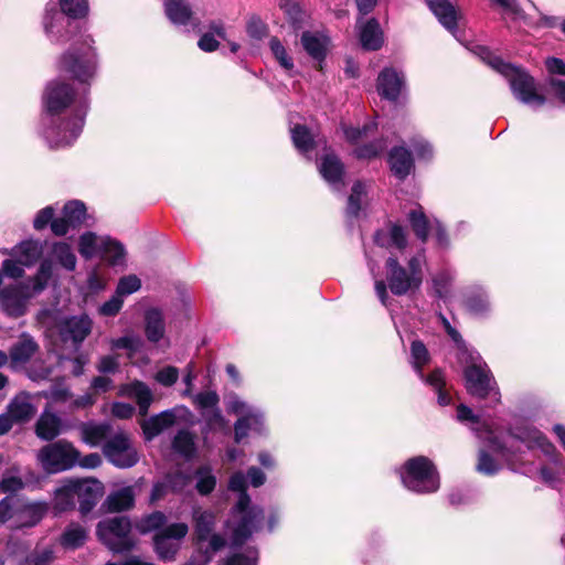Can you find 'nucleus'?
Returning a JSON list of instances; mask_svg holds the SVG:
<instances>
[{"label": "nucleus", "instance_id": "1", "mask_svg": "<svg viewBox=\"0 0 565 565\" xmlns=\"http://www.w3.org/2000/svg\"><path fill=\"white\" fill-rule=\"evenodd\" d=\"M42 134L51 148L72 145L81 135L88 111V88L75 90L62 81H52L43 94Z\"/></svg>", "mask_w": 565, "mask_h": 565}, {"label": "nucleus", "instance_id": "2", "mask_svg": "<svg viewBox=\"0 0 565 565\" xmlns=\"http://www.w3.org/2000/svg\"><path fill=\"white\" fill-rule=\"evenodd\" d=\"M228 489L238 492V500L232 510L231 519L226 526L231 529L232 545H241L257 531L264 519V511L259 507H250V498L246 493V478L238 471L232 475Z\"/></svg>", "mask_w": 565, "mask_h": 565}, {"label": "nucleus", "instance_id": "3", "mask_svg": "<svg viewBox=\"0 0 565 565\" xmlns=\"http://www.w3.org/2000/svg\"><path fill=\"white\" fill-rule=\"evenodd\" d=\"M423 264V255L411 257L406 267L401 265L396 257L390 256L385 263L386 282L384 280H375V292L380 301L384 306L387 305V287L395 296H404L418 290L424 279Z\"/></svg>", "mask_w": 565, "mask_h": 565}, {"label": "nucleus", "instance_id": "4", "mask_svg": "<svg viewBox=\"0 0 565 565\" xmlns=\"http://www.w3.org/2000/svg\"><path fill=\"white\" fill-rule=\"evenodd\" d=\"M473 52L491 68L507 78L516 99L535 109L545 104V97L536 92L534 78L523 68L503 62L486 46L478 45Z\"/></svg>", "mask_w": 565, "mask_h": 565}, {"label": "nucleus", "instance_id": "5", "mask_svg": "<svg viewBox=\"0 0 565 565\" xmlns=\"http://www.w3.org/2000/svg\"><path fill=\"white\" fill-rule=\"evenodd\" d=\"M61 11L46 9L43 24L47 38L54 43H65L77 28L72 19L84 18L88 12L87 0H58Z\"/></svg>", "mask_w": 565, "mask_h": 565}, {"label": "nucleus", "instance_id": "6", "mask_svg": "<svg viewBox=\"0 0 565 565\" xmlns=\"http://www.w3.org/2000/svg\"><path fill=\"white\" fill-rule=\"evenodd\" d=\"M90 36H81L58 62L61 72L70 74L81 84H88L96 72V53Z\"/></svg>", "mask_w": 565, "mask_h": 565}, {"label": "nucleus", "instance_id": "7", "mask_svg": "<svg viewBox=\"0 0 565 565\" xmlns=\"http://www.w3.org/2000/svg\"><path fill=\"white\" fill-rule=\"evenodd\" d=\"M405 488L417 493H431L439 489V476L434 463L424 456L408 459L398 471Z\"/></svg>", "mask_w": 565, "mask_h": 565}, {"label": "nucleus", "instance_id": "8", "mask_svg": "<svg viewBox=\"0 0 565 565\" xmlns=\"http://www.w3.org/2000/svg\"><path fill=\"white\" fill-rule=\"evenodd\" d=\"M39 296L25 281H14L2 286L0 271V311L9 319H19L29 312L31 300Z\"/></svg>", "mask_w": 565, "mask_h": 565}, {"label": "nucleus", "instance_id": "9", "mask_svg": "<svg viewBox=\"0 0 565 565\" xmlns=\"http://www.w3.org/2000/svg\"><path fill=\"white\" fill-rule=\"evenodd\" d=\"M226 411L238 416L234 424V439L236 443H241L247 437L249 430L257 434L265 431V419L262 409L247 404L237 395L233 394L226 398Z\"/></svg>", "mask_w": 565, "mask_h": 565}, {"label": "nucleus", "instance_id": "10", "mask_svg": "<svg viewBox=\"0 0 565 565\" xmlns=\"http://www.w3.org/2000/svg\"><path fill=\"white\" fill-rule=\"evenodd\" d=\"M79 450L65 439L51 443L38 452V460L47 473H58L76 466Z\"/></svg>", "mask_w": 565, "mask_h": 565}, {"label": "nucleus", "instance_id": "11", "mask_svg": "<svg viewBox=\"0 0 565 565\" xmlns=\"http://www.w3.org/2000/svg\"><path fill=\"white\" fill-rule=\"evenodd\" d=\"M131 523L126 516L103 520L97 525L98 539L113 552L124 553L134 548L136 541L130 535Z\"/></svg>", "mask_w": 565, "mask_h": 565}, {"label": "nucleus", "instance_id": "12", "mask_svg": "<svg viewBox=\"0 0 565 565\" xmlns=\"http://www.w3.org/2000/svg\"><path fill=\"white\" fill-rule=\"evenodd\" d=\"M467 391L479 398H486L492 392L499 396V391L488 364L478 354L471 356V363L463 371ZM499 401V397L495 398Z\"/></svg>", "mask_w": 565, "mask_h": 565}, {"label": "nucleus", "instance_id": "13", "mask_svg": "<svg viewBox=\"0 0 565 565\" xmlns=\"http://www.w3.org/2000/svg\"><path fill=\"white\" fill-rule=\"evenodd\" d=\"M188 532L189 526L183 522L172 523L158 531L153 536V546L158 557L164 562L173 561Z\"/></svg>", "mask_w": 565, "mask_h": 565}, {"label": "nucleus", "instance_id": "14", "mask_svg": "<svg viewBox=\"0 0 565 565\" xmlns=\"http://www.w3.org/2000/svg\"><path fill=\"white\" fill-rule=\"evenodd\" d=\"M103 454L109 462L118 468H130L138 460V452L127 434L119 431L114 434L103 446Z\"/></svg>", "mask_w": 565, "mask_h": 565}, {"label": "nucleus", "instance_id": "15", "mask_svg": "<svg viewBox=\"0 0 565 565\" xmlns=\"http://www.w3.org/2000/svg\"><path fill=\"white\" fill-rule=\"evenodd\" d=\"M190 411L184 407H174L172 409L163 411L157 415L142 420L141 428L147 440H151L167 429L178 425L180 422H185L190 416Z\"/></svg>", "mask_w": 565, "mask_h": 565}, {"label": "nucleus", "instance_id": "16", "mask_svg": "<svg viewBox=\"0 0 565 565\" xmlns=\"http://www.w3.org/2000/svg\"><path fill=\"white\" fill-rule=\"evenodd\" d=\"M57 328L61 341L77 350L92 332L93 321L87 315L73 316L62 319Z\"/></svg>", "mask_w": 565, "mask_h": 565}, {"label": "nucleus", "instance_id": "17", "mask_svg": "<svg viewBox=\"0 0 565 565\" xmlns=\"http://www.w3.org/2000/svg\"><path fill=\"white\" fill-rule=\"evenodd\" d=\"M71 480L81 513H89L104 494L103 483L95 478Z\"/></svg>", "mask_w": 565, "mask_h": 565}, {"label": "nucleus", "instance_id": "18", "mask_svg": "<svg viewBox=\"0 0 565 565\" xmlns=\"http://www.w3.org/2000/svg\"><path fill=\"white\" fill-rule=\"evenodd\" d=\"M511 437L524 444L527 449H540L544 455L554 457L555 465L562 466L555 446L539 429L534 427L519 428L516 433H511Z\"/></svg>", "mask_w": 565, "mask_h": 565}, {"label": "nucleus", "instance_id": "19", "mask_svg": "<svg viewBox=\"0 0 565 565\" xmlns=\"http://www.w3.org/2000/svg\"><path fill=\"white\" fill-rule=\"evenodd\" d=\"M457 418L459 422H470L477 425L473 427V430L477 433L478 437L488 440L489 446L493 451L501 454L503 457L509 459L510 451L508 448L498 439V437L493 435V431L489 428L488 425H481L479 417L473 414L471 408L466 405H459L457 408Z\"/></svg>", "mask_w": 565, "mask_h": 565}, {"label": "nucleus", "instance_id": "20", "mask_svg": "<svg viewBox=\"0 0 565 565\" xmlns=\"http://www.w3.org/2000/svg\"><path fill=\"white\" fill-rule=\"evenodd\" d=\"M405 84L404 74L393 67H385L377 77L379 94L388 99L396 100Z\"/></svg>", "mask_w": 565, "mask_h": 565}, {"label": "nucleus", "instance_id": "21", "mask_svg": "<svg viewBox=\"0 0 565 565\" xmlns=\"http://www.w3.org/2000/svg\"><path fill=\"white\" fill-rule=\"evenodd\" d=\"M13 526L15 529L31 527L36 525L45 515L47 507L42 502H26L20 498Z\"/></svg>", "mask_w": 565, "mask_h": 565}, {"label": "nucleus", "instance_id": "22", "mask_svg": "<svg viewBox=\"0 0 565 565\" xmlns=\"http://www.w3.org/2000/svg\"><path fill=\"white\" fill-rule=\"evenodd\" d=\"M318 169L322 178L334 190H339L343 185L344 167L335 154L327 152L321 158Z\"/></svg>", "mask_w": 565, "mask_h": 565}, {"label": "nucleus", "instance_id": "23", "mask_svg": "<svg viewBox=\"0 0 565 565\" xmlns=\"http://www.w3.org/2000/svg\"><path fill=\"white\" fill-rule=\"evenodd\" d=\"M81 438L83 443L90 447L104 445L114 435L111 426L108 423L87 422L79 426Z\"/></svg>", "mask_w": 565, "mask_h": 565}, {"label": "nucleus", "instance_id": "24", "mask_svg": "<svg viewBox=\"0 0 565 565\" xmlns=\"http://www.w3.org/2000/svg\"><path fill=\"white\" fill-rule=\"evenodd\" d=\"M440 24L456 35L458 12L448 0H426Z\"/></svg>", "mask_w": 565, "mask_h": 565}, {"label": "nucleus", "instance_id": "25", "mask_svg": "<svg viewBox=\"0 0 565 565\" xmlns=\"http://www.w3.org/2000/svg\"><path fill=\"white\" fill-rule=\"evenodd\" d=\"M120 394L134 398L138 405L139 414L146 416L153 401L151 390L147 384L135 381L130 384L121 386Z\"/></svg>", "mask_w": 565, "mask_h": 565}, {"label": "nucleus", "instance_id": "26", "mask_svg": "<svg viewBox=\"0 0 565 565\" xmlns=\"http://www.w3.org/2000/svg\"><path fill=\"white\" fill-rule=\"evenodd\" d=\"M359 38L364 50L376 51L381 49L384 38L379 21L372 18L365 23L359 22Z\"/></svg>", "mask_w": 565, "mask_h": 565}, {"label": "nucleus", "instance_id": "27", "mask_svg": "<svg viewBox=\"0 0 565 565\" xmlns=\"http://www.w3.org/2000/svg\"><path fill=\"white\" fill-rule=\"evenodd\" d=\"M9 255L18 258L25 267L33 266L43 254V245L36 239H26L14 246Z\"/></svg>", "mask_w": 565, "mask_h": 565}, {"label": "nucleus", "instance_id": "28", "mask_svg": "<svg viewBox=\"0 0 565 565\" xmlns=\"http://www.w3.org/2000/svg\"><path fill=\"white\" fill-rule=\"evenodd\" d=\"M62 431V419L55 413L45 408L40 415L36 425L35 434L43 440H53Z\"/></svg>", "mask_w": 565, "mask_h": 565}, {"label": "nucleus", "instance_id": "29", "mask_svg": "<svg viewBox=\"0 0 565 565\" xmlns=\"http://www.w3.org/2000/svg\"><path fill=\"white\" fill-rule=\"evenodd\" d=\"M388 163L392 172L399 180H404L413 168L411 152L404 147L393 148L388 156Z\"/></svg>", "mask_w": 565, "mask_h": 565}, {"label": "nucleus", "instance_id": "30", "mask_svg": "<svg viewBox=\"0 0 565 565\" xmlns=\"http://www.w3.org/2000/svg\"><path fill=\"white\" fill-rule=\"evenodd\" d=\"M7 412L17 423L30 420L35 414V407L31 403V397L26 393L18 394L8 405Z\"/></svg>", "mask_w": 565, "mask_h": 565}, {"label": "nucleus", "instance_id": "31", "mask_svg": "<svg viewBox=\"0 0 565 565\" xmlns=\"http://www.w3.org/2000/svg\"><path fill=\"white\" fill-rule=\"evenodd\" d=\"M164 12L177 26L188 25L192 19V10L184 0H164Z\"/></svg>", "mask_w": 565, "mask_h": 565}, {"label": "nucleus", "instance_id": "32", "mask_svg": "<svg viewBox=\"0 0 565 565\" xmlns=\"http://www.w3.org/2000/svg\"><path fill=\"white\" fill-rule=\"evenodd\" d=\"M193 520L198 540L200 542L207 541L213 533L216 515L209 510L194 509Z\"/></svg>", "mask_w": 565, "mask_h": 565}, {"label": "nucleus", "instance_id": "33", "mask_svg": "<svg viewBox=\"0 0 565 565\" xmlns=\"http://www.w3.org/2000/svg\"><path fill=\"white\" fill-rule=\"evenodd\" d=\"M201 416L203 419L202 434L204 439L213 433H228V422L224 418L220 408L202 412Z\"/></svg>", "mask_w": 565, "mask_h": 565}, {"label": "nucleus", "instance_id": "34", "mask_svg": "<svg viewBox=\"0 0 565 565\" xmlns=\"http://www.w3.org/2000/svg\"><path fill=\"white\" fill-rule=\"evenodd\" d=\"M374 242L380 246H394L404 249L407 245L406 231L399 225H392L387 232L377 231Z\"/></svg>", "mask_w": 565, "mask_h": 565}, {"label": "nucleus", "instance_id": "35", "mask_svg": "<svg viewBox=\"0 0 565 565\" xmlns=\"http://www.w3.org/2000/svg\"><path fill=\"white\" fill-rule=\"evenodd\" d=\"M87 540V530L78 523H71L60 536V544L65 550H76Z\"/></svg>", "mask_w": 565, "mask_h": 565}, {"label": "nucleus", "instance_id": "36", "mask_svg": "<svg viewBox=\"0 0 565 565\" xmlns=\"http://www.w3.org/2000/svg\"><path fill=\"white\" fill-rule=\"evenodd\" d=\"M108 265L113 267L126 266V249L124 245L109 236L104 243V248L99 255Z\"/></svg>", "mask_w": 565, "mask_h": 565}, {"label": "nucleus", "instance_id": "37", "mask_svg": "<svg viewBox=\"0 0 565 565\" xmlns=\"http://www.w3.org/2000/svg\"><path fill=\"white\" fill-rule=\"evenodd\" d=\"M196 436L189 429H180L172 439V448L180 456L191 459L196 454Z\"/></svg>", "mask_w": 565, "mask_h": 565}, {"label": "nucleus", "instance_id": "38", "mask_svg": "<svg viewBox=\"0 0 565 565\" xmlns=\"http://www.w3.org/2000/svg\"><path fill=\"white\" fill-rule=\"evenodd\" d=\"M135 503V492L132 487H124L111 492L105 504L110 512H119L130 509Z\"/></svg>", "mask_w": 565, "mask_h": 565}, {"label": "nucleus", "instance_id": "39", "mask_svg": "<svg viewBox=\"0 0 565 565\" xmlns=\"http://www.w3.org/2000/svg\"><path fill=\"white\" fill-rule=\"evenodd\" d=\"M107 236H98L93 232H86L79 236L78 252L85 259L99 256Z\"/></svg>", "mask_w": 565, "mask_h": 565}, {"label": "nucleus", "instance_id": "40", "mask_svg": "<svg viewBox=\"0 0 565 565\" xmlns=\"http://www.w3.org/2000/svg\"><path fill=\"white\" fill-rule=\"evenodd\" d=\"M145 332L146 337L150 342H158L164 335V321L160 310L149 309L145 315Z\"/></svg>", "mask_w": 565, "mask_h": 565}, {"label": "nucleus", "instance_id": "41", "mask_svg": "<svg viewBox=\"0 0 565 565\" xmlns=\"http://www.w3.org/2000/svg\"><path fill=\"white\" fill-rule=\"evenodd\" d=\"M38 344L29 337L23 335L10 349V359L14 364L28 362L36 352Z\"/></svg>", "mask_w": 565, "mask_h": 565}, {"label": "nucleus", "instance_id": "42", "mask_svg": "<svg viewBox=\"0 0 565 565\" xmlns=\"http://www.w3.org/2000/svg\"><path fill=\"white\" fill-rule=\"evenodd\" d=\"M290 134L294 146L302 154H307L318 145V140L306 126L296 125L290 129Z\"/></svg>", "mask_w": 565, "mask_h": 565}, {"label": "nucleus", "instance_id": "43", "mask_svg": "<svg viewBox=\"0 0 565 565\" xmlns=\"http://www.w3.org/2000/svg\"><path fill=\"white\" fill-rule=\"evenodd\" d=\"M301 43L306 52L313 58L320 61L326 56L327 39L311 32H303Z\"/></svg>", "mask_w": 565, "mask_h": 565}, {"label": "nucleus", "instance_id": "44", "mask_svg": "<svg viewBox=\"0 0 565 565\" xmlns=\"http://www.w3.org/2000/svg\"><path fill=\"white\" fill-rule=\"evenodd\" d=\"M430 361V354L426 345L419 341L414 340L411 343V364L419 379H424V366Z\"/></svg>", "mask_w": 565, "mask_h": 565}, {"label": "nucleus", "instance_id": "45", "mask_svg": "<svg viewBox=\"0 0 565 565\" xmlns=\"http://www.w3.org/2000/svg\"><path fill=\"white\" fill-rule=\"evenodd\" d=\"M63 215L72 228L81 226L88 220L86 206L82 201L78 200L67 202L63 207Z\"/></svg>", "mask_w": 565, "mask_h": 565}, {"label": "nucleus", "instance_id": "46", "mask_svg": "<svg viewBox=\"0 0 565 565\" xmlns=\"http://www.w3.org/2000/svg\"><path fill=\"white\" fill-rule=\"evenodd\" d=\"M53 265L49 259H44L34 276L29 277L25 281L33 288L38 295L42 294L49 285L52 277Z\"/></svg>", "mask_w": 565, "mask_h": 565}, {"label": "nucleus", "instance_id": "47", "mask_svg": "<svg viewBox=\"0 0 565 565\" xmlns=\"http://www.w3.org/2000/svg\"><path fill=\"white\" fill-rule=\"evenodd\" d=\"M76 497L72 487V480H67L62 487L55 490L54 507L63 512L75 507Z\"/></svg>", "mask_w": 565, "mask_h": 565}, {"label": "nucleus", "instance_id": "48", "mask_svg": "<svg viewBox=\"0 0 565 565\" xmlns=\"http://www.w3.org/2000/svg\"><path fill=\"white\" fill-rule=\"evenodd\" d=\"M408 221L417 238L425 243L428 238L429 221L427 220L423 209L418 206L417 209L409 211Z\"/></svg>", "mask_w": 565, "mask_h": 565}, {"label": "nucleus", "instance_id": "49", "mask_svg": "<svg viewBox=\"0 0 565 565\" xmlns=\"http://www.w3.org/2000/svg\"><path fill=\"white\" fill-rule=\"evenodd\" d=\"M468 311L475 316H482L490 310V302L487 292L483 289H477L466 299Z\"/></svg>", "mask_w": 565, "mask_h": 565}, {"label": "nucleus", "instance_id": "50", "mask_svg": "<svg viewBox=\"0 0 565 565\" xmlns=\"http://www.w3.org/2000/svg\"><path fill=\"white\" fill-rule=\"evenodd\" d=\"M52 254L62 267L70 271L75 269L76 256L73 253L72 247L67 243H55L52 247Z\"/></svg>", "mask_w": 565, "mask_h": 565}, {"label": "nucleus", "instance_id": "51", "mask_svg": "<svg viewBox=\"0 0 565 565\" xmlns=\"http://www.w3.org/2000/svg\"><path fill=\"white\" fill-rule=\"evenodd\" d=\"M196 490L202 495L210 494L216 486V477L213 475L211 467L202 466L196 472Z\"/></svg>", "mask_w": 565, "mask_h": 565}, {"label": "nucleus", "instance_id": "52", "mask_svg": "<svg viewBox=\"0 0 565 565\" xmlns=\"http://www.w3.org/2000/svg\"><path fill=\"white\" fill-rule=\"evenodd\" d=\"M166 521V515L160 511H156L141 518L136 523V529L142 534H147L153 531H156L157 533L158 531L163 529Z\"/></svg>", "mask_w": 565, "mask_h": 565}, {"label": "nucleus", "instance_id": "53", "mask_svg": "<svg viewBox=\"0 0 565 565\" xmlns=\"http://www.w3.org/2000/svg\"><path fill=\"white\" fill-rule=\"evenodd\" d=\"M41 395L53 404H70L73 397L70 388L63 384L52 385L49 390L43 391Z\"/></svg>", "mask_w": 565, "mask_h": 565}, {"label": "nucleus", "instance_id": "54", "mask_svg": "<svg viewBox=\"0 0 565 565\" xmlns=\"http://www.w3.org/2000/svg\"><path fill=\"white\" fill-rule=\"evenodd\" d=\"M20 498L15 495H8L0 501V522L6 523L11 521V525L13 526V522L15 519L17 509H19Z\"/></svg>", "mask_w": 565, "mask_h": 565}, {"label": "nucleus", "instance_id": "55", "mask_svg": "<svg viewBox=\"0 0 565 565\" xmlns=\"http://www.w3.org/2000/svg\"><path fill=\"white\" fill-rule=\"evenodd\" d=\"M364 183L358 181L352 186V192L348 199L347 213L350 216H358L361 210L362 196L366 193Z\"/></svg>", "mask_w": 565, "mask_h": 565}, {"label": "nucleus", "instance_id": "56", "mask_svg": "<svg viewBox=\"0 0 565 565\" xmlns=\"http://www.w3.org/2000/svg\"><path fill=\"white\" fill-rule=\"evenodd\" d=\"M454 280V275L448 270H441L433 278L434 289L439 298H446L449 294V287Z\"/></svg>", "mask_w": 565, "mask_h": 565}, {"label": "nucleus", "instance_id": "57", "mask_svg": "<svg viewBox=\"0 0 565 565\" xmlns=\"http://www.w3.org/2000/svg\"><path fill=\"white\" fill-rule=\"evenodd\" d=\"M141 287V280L136 275L124 276L119 279L116 294L121 298L138 291Z\"/></svg>", "mask_w": 565, "mask_h": 565}, {"label": "nucleus", "instance_id": "58", "mask_svg": "<svg viewBox=\"0 0 565 565\" xmlns=\"http://www.w3.org/2000/svg\"><path fill=\"white\" fill-rule=\"evenodd\" d=\"M193 401H194V404L196 405V407L200 409V413L202 414V412H205L207 409L210 411V409L218 408L217 405H218L220 398L215 392L209 391V392H201V393L196 394L193 397Z\"/></svg>", "mask_w": 565, "mask_h": 565}, {"label": "nucleus", "instance_id": "59", "mask_svg": "<svg viewBox=\"0 0 565 565\" xmlns=\"http://www.w3.org/2000/svg\"><path fill=\"white\" fill-rule=\"evenodd\" d=\"M387 147L384 140H376L367 145L358 147L354 150V154L359 159H372L377 157Z\"/></svg>", "mask_w": 565, "mask_h": 565}, {"label": "nucleus", "instance_id": "60", "mask_svg": "<svg viewBox=\"0 0 565 565\" xmlns=\"http://www.w3.org/2000/svg\"><path fill=\"white\" fill-rule=\"evenodd\" d=\"M270 50L278 63L287 71L294 67L292 58L287 54L285 46L277 38H273L269 42Z\"/></svg>", "mask_w": 565, "mask_h": 565}, {"label": "nucleus", "instance_id": "61", "mask_svg": "<svg viewBox=\"0 0 565 565\" xmlns=\"http://www.w3.org/2000/svg\"><path fill=\"white\" fill-rule=\"evenodd\" d=\"M54 558V552L50 547L35 550L24 559V565H49Z\"/></svg>", "mask_w": 565, "mask_h": 565}, {"label": "nucleus", "instance_id": "62", "mask_svg": "<svg viewBox=\"0 0 565 565\" xmlns=\"http://www.w3.org/2000/svg\"><path fill=\"white\" fill-rule=\"evenodd\" d=\"M477 470L480 473L493 476L500 470V465L488 452L480 450Z\"/></svg>", "mask_w": 565, "mask_h": 565}, {"label": "nucleus", "instance_id": "63", "mask_svg": "<svg viewBox=\"0 0 565 565\" xmlns=\"http://www.w3.org/2000/svg\"><path fill=\"white\" fill-rule=\"evenodd\" d=\"M140 345V338L136 335H125L110 341V347L114 350H128L131 353L136 352Z\"/></svg>", "mask_w": 565, "mask_h": 565}, {"label": "nucleus", "instance_id": "64", "mask_svg": "<svg viewBox=\"0 0 565 565\" xmlns=\"http://www.w3.org/2000/svg\"><path fill=\"white\" fill-rule=\"evenodd\" d=\"M24 267L23 264L19 262L18 258L14 259H4L2 262V276H7L12 279H19L24 276Z\"/></svg>", "mask_w": 565, "mask_h": 565}]
</instances>
